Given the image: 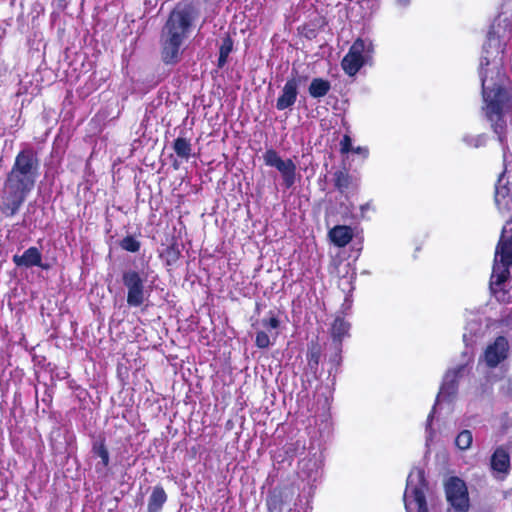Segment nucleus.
I'll list each match as a JSON object with an SVG mask.
<instances>
[{
    "label": "nucleus",
    "instance_id": "1",
    "mask_svg": "<svg viewBox=\"0 0 512 512\" xmlns=\"http://www.w3.org/2000/svg\"><path fill=\"white\" fill-rule=\"evenodd\" d=\"M503 52L499 29L493 24L483 44L479 65V76L482 87V111L498 140L504 147L506 121L504 115L512 111V89L501 69L499 54Z\"/></svg>",
    "mask_w": 512,
    "mask_h": 512
},
{
    "label": "nucleus",
    "instance_id": "2",
    "mask_svg": "<svg viewBox=\"0 0 512 512\" xmlns=\"http://www.w3.org/2000/svg\"><path fill=\"white\" fill-rule=\"evenodd\" d=\"M194 20V11L188 5L177 6L170 13L160 37L161 57L165 64L179 61L181 46L187 39Z\"/></svg>",
    "mask_w": 512,
    "mask_h": 512
},
{
    "label": "nucleus",
    "instance_id": "3",
    "mask_svg": "<svg viewBox=\"0 0 512 512\" xmlns=\"http://www.w3.org/2000/svg\"><path fill=\"white\" fill-rule=\"evenodd\" d=\"M506 226L502 229V235L495 251L494 264L490 279V289L496 299L507 301V292L503 285L509 275V267L512 266V236L506 237Z\"/></svg>",
    "mask_w": 512,
    "mask_h": 512
},
{
    "label": "nucleus",
    "instance_id": "4",
    "mask_svg": "<svg viewBox=\"0 0 512 512\" xmlns=\"http://www.w3.org/2000/svg\"><path fill=\"white\" fill-rule=\"evenodd\" d=\"M428 484L424 470L413 468L407 477L406 489L403 495L407 512H428L426 503V491Z\"/></svg>",
    "mask_w": 512,
    "mask_h": 512
},
{
    "label": "nucleus",
    "instance_id": "5",
    "mask_svg": "<svg viewBox=\"0 0 512 512\" xmlns=\"http://www.w3.org/2000/svg\"><path fill=\"white\" fill-rule=\"evenodd\" d=\"M148 277L149 274L146 270L127 269L123 271L122 283L127 290L126 302L129 307H140L149 298L151 289L146 286Z\"/></svg>",
    "mask_w": 512,
    "mask_h": 512
},
{
    "label": "nucleus",
    "instance_id": "6",
    "mask_svg": "<svg viewBox=\"0 0 512 512\" xmlns=\"http://www.w3.org/2000/svg\"><path fill=\"white\" fill-rule=\"evenodd\" d=\"M373 51L374 47L371 40L358 38L353 42L348 53L342 59V69L349 76L356 75L369 62Z\"/></svg>",
    "mask_w": 512,
    "mask_h": 512
},
{
    "label": "nucleus",
    "instance_id": "7",
    "mask_svg": "<svg viewBox=\"0 0 512 512\" xmlns=\"http://www.w3.org/2000/svg\"><path fill=\"white\" fill-rule=\"evenodd\" d=\"M465 370L464 365H459L453 369H449L444 375L440 391L436 398V403L429 413L426 423L427 441L432 438L433 432L431 430V422L434 417L436 405L439 401H451L458 391V378L461 373Z\"/></svg>",
    "mask_w": 512,
    "mask_h": 512
},
{
    "label": "nucleus",
    "instance_id": "8",
    "mask_svg": "<svg viewBox=\"0 0 512 512\" xmlns=\"http://www.w3.org/2000/svg\"><path fill=\"white\" fill-rule=\"evenodd\" d=\"M447 502L450 508L447 512H468L470 499L466 483L458 477H450L444 485Z\"/></svg>",
    "mask_w": 512,
    "mask_h": 512
},
{
    "label": "nucleus",
    "instance_id": "9",
    "mask_svg": "<svg viewBox=\"0 0 512 512\" xmlns=\"http://www.w3.org/2000/svg\"><path fill=\"white\" fill-rule=\"evenodd\" d=\"M29 193L4 181L0 192V216L12 217L18 213Z\"/></svg>",
    "mask_w": 512,
    "mask_h": 512
},
{
    "label": "nucleus",
    "instance_id": "10",
    "mask_svg": "<svg viewBox=\"0 0 512 512\" xmlns=\"http://www.w3.org/2000/svg\"><path fill=\"white\" fill-rule=\"evenodd\" d=\"M264 163L267 166L276 168L282 175L283 184L291 188L296 179V165L291 159L283 160L274 149H268L263 154Z\"/></svg>",
    "mask_w": 512,
    "mask_h": 512
},
{
    "label": "nucleus",
    "instance_id": "11",
    "mask_svg": "<svg viewBox=\"0 0 512 512\" xmlns=\"http://www.w3.org/2000/svg\"><path fill=\"white\" fill-rule=\"evenodd\" d=\"M39 167L40 162L36 152L32 148H25L16 155L11 170L37 179Z\"/></svg>",
    "mask_w": 512,
    "mask_h": 512
},
{
    "label": "nucleus",
    "instance_id": "12",
    "mask_svg": "<svg viewBox=\"0 0 512 512\" xmlns=\"http://www.w3.org/2000/svg\"><path fill=\"white\" fill-rule=\"evenodd\" d=\"M509 344L508 340L499 336L495 341L487 346L484 352V362L490 368L497 367L508 356Z\"/></svg>",
    "mask_w": 512,
    "mask_h": 512
},
{
    "label": "nucleus",
    "instance_id": "13",
    "mask_svg": "<svg viewBox=\"0 0 512 512\" xmlns=\"http://www.w3.org/2000/svg\"><path fill=\"white\" fill-rule=\"evenodd\" d=\"M299 83L300 81L295 77L286 81L276 102V108L278 110L282 111L291 108L295 104L298 95Z\"/></svg>",
    "mask_w": 512,
    "mask_h": 512
},
{
    "label": "nucleus",
    "instance_id": "14",
    "mask_svg": "<svg viewBox=\"0 0 512 512\" xmlns=\"http://www.w3.org/2000/svg\"><path fill=\"white\" fill-rule=\"evenodd\" d=\"M299 475L308 484L316 482L321 478V460L317 457L302 459L299 462Z\"/></svg>",
    "mask_w": 512,
    "mask_h": 512
},
{
    "label": "nucleus",
    "instance_id": "15",
    "mask_svg": "<svg viewBox=\"0 0 512 512\" xmlns=\"http://www.w3.org/2000/svg\"><path fill=\"white\" fill-rule=\"evenodd\" d=\"M13 262L18 267L30 268L38 266L43 269L49 268L48 265L42 263V255L37 247H29L22 255H14Z\"/></svg>",
    "mask_w": 512,
    "mask_h": 512
},
{
    "label": "nucleus",
    "instance_id": "16",
    "mask_svg": "<svg viewBox=\"0 0 512 512\" xmlns=\"http://www.w3.org/2000/svg\"><path fill=\"white\" fill-rule=\"evenodd\" d=\"M92 453L94 456L100 458V461L95 465V471L100 475H107L110 456L104 439L96 440L93 442Z\"/></svg>",
    "mask_w": 512,
    "mask_h": 512
},
{
    "label": "nucleus",
    "instance_id": "17",
    "mask_svg": "<svg viewBox=\"0 0 512 512\" xmlns=\"http://www.w3.org/2000/svg\"><path fill=\"white\" fill-rule=\"evenodd\" d=\"M5 181L30 194V192L35 187L37 179L27 176L25 174H20L18 172L10 170L9 173L7 174Z\"/></svg>",
    "mask_w": 512,
    "mask_h": 512
},
{
    "label": "nucleus",
    "instance_id": "18",
    "mask_svg": "<svg viewBox=\"0 0 512 512\" xmlns=\"http://www.w3.org/2000/svg\"><path fill=\"white\" fill-rule=\"evenodd\" d=\"M294 492L290 489H283L272 492L267 498V506L270 512H281L284 504L291 499Z\"/></svg>",
    "mask_w": 512,
    "mask_h": 512
},
{
    "label": "nucleus",
    "instance_id": "19",
    "mask_svg": "<svg viewBox=\"0 0 512 512\" xmlns=\"http://www.w3.org/2000/svg\"><path fill=\"white\" fill-rule=\"evenodd\" d=\"M491 466L495 471L507 473L510 469V456L504 446L496 448L491 457Z\"/></svg>",
    "mask_w": 512,
    "mask_h": 512
},
{
    "label": "nucleus",
    "instance_id": "20",
    "mask_svg": "<svg viewBox=\"0 0 512 512\" xmlns=\"http://www.w3.org/2000/svg\"><path fill=\"white\" fill-rule=\"evenodd\" d=\"M329 237L336 246L344 247L352 240L353 232L349 226L338 225L330 230Z\"/></svg>",
    "mask_w": 512,
    "mask_h": 512
},
{
    "label": "nucleus",
    "instance_id": "21",
    "mask_svg": "<svg viewBox=\"0 0 512 512\" xmlns=\"http://www.w3.org/2000/svg\"><path fill=\"white\" fill-rule=\"evenodd\" d=\"M350 324L342 317L337 316L332 324L331 334L335 347L340 350L342 339L348 335Z\"/></svg>",
    "mask_w": 512,
    "mask_h": 512
},
{
    "label": "nucleus",
    "instance_id": "22",
    "mask_svg": "<svg viewBox=\"0 0 512 512\" xmlns=\"http://www.w3.org/2000/svg\"><path fill=\"white\" fill-rule=\"evenodd\" d=\"M167 501V494L163 487L155 486L149 496L147 512H160Z\"/></svg>",
    "mask_w": 512,
    "mask_h": 512
},
{
    "label": "nucleus",
    "instance_id": "23",
    "mask_svg": "<svg viewBox=\"0 0 512 512\" xmlns=\"http://www.w3.org/2000/svg\"><path fill=\"white\" fill-rule=\"evenodd\" d=\"M331 89V83L323 78H313L309 87L308 93L312 98H322L328 94Z\"/></svg>",
    "mask_w": 512,
    "mask_h": 512
},
{
    "label": "nucleus",
    "instance_id": "24",
    "mask_svg": "<svg viewBox=\"0 0 512 512\" xmlns=\"http://www.w3.org/2000/svg\"><path fill=\"white\" fill-rule=\"evenodd\" d=\"M173 149L177 156L183 159H188L191 156L192 147L189 140L178 137L174 140Z\"/></svg>",
    "mask_w": 512,
    "mask_h": 512
},
{
    "label": "nucleus",
    "instance_id": "25",
    "mask_svg": "<svg viewBox=\"0 0 512 512\" xmlns=\"http://www.w3.org/2000/svg\"><path fill=\"white\" fill-rule=\"evenodd\" d=\"M233 48V42L230 37H226L219 49L218 67L222 68Z\"/></svg>",
    "mask_w": 512,
    "mask_h": 512
},
{
    "label": "nucleus",
    "instance_id": "26",
    "mask_svg": "<svg viewBox=\"0 0 512 512\" xmlns=\"http://www.w3.org/2000/svg\"><path fill=\"white\" fill-rule=\"evenodd\" d=\"M472 442L473 436L470 430L461 431L455 439V444L460 450L469 449L472 445Z\"/></svg>",
    "mask_w": 512,
    "mask_h": 512
},
{
    "label": "nucleus",
    "instance_id": "27",
    "mask_svg": "<svg viewBox=\"0 0 512 512\" xmlns=\"http://www.w3.org/2000/svg\"><path fill=\"white\" fill-rule=\"evenodd\" d=\"M503 177H504V172H502L500 175H499V178H498V181H497V184L495 186V196H494V200H495V204L497 205L498 208H500V200L501 198H506V196H508L509 194V188L504 184V185H501V182L503 180Z\"/></svg>",
    "mask_w": 512,
    "mask_h": 512
},
{
    "label": "nucleus",
    "instance_id": "28",
    "mask_svg": "<svg viewBox=\"0 0 512 512\" xmlns=\"http://www.w3.org/2000/svg\"><path fill=\"white\" fill-rule=\"evenodd\" d=\"M462 140L468 146L479 148L485 145L487 136L486 134H479L477 136L466 134L463 136Z\"/></svg>",
    "mask_w": 512,
    "mask_h": 512
},
{
    "label": "nucleus",
    "instance_id": "29",
    "mask_svg": "<svg viewBox=\"0 0 512 512\" xmlns=\"http://www.w3.org/2000/svg\"><path fill=\"white\" fill-rule=\"evenodd\" d=\"M335 186L340 191L347 189L350 185V176L345 171H337L334 174Z\"/></svg>",
    "mask_w": 512,
    "mask_h": 512
},
{
    "label": "nucleus",
    "instance_id": "30",
    "mask_svg": "<svg viewBox=\"0 0 512 512\" xmlns=\"http://www.w3.org/2000/svg\"><path fill=\"white\" fill-rule=\"evenodd\" d=\"M120 246L123 250L135 253L139 251L141 244L133 236H126L121 240Z\"/></svg>",
    "mask_w": 512,
    "mask_h": 512
},
{
    "label": "nucleus",
    "instance_id": "31",
    "mask_svg": "<svg viewBox=\"0 0 512 512\" xmlns=\"http://www.w3.org/2000/svg\"><path fill=\"white\" fill-rule=\"evenodd\" d=\"M261 324L262 326L267 329V330H277L280 326V321L279 319L275 316V314L270 311L268 313V316L263 318L261 320Z\"/></svg>",
    "mask_w": 512,
    "mask_h": 512
},
{
    "label": "nucleus",
    "instance_id": "32",
    "mask_svg": "<svg viewBox=\"0 0 512 512\" xmlns=\"http://www.w3.org/2000/svg\"><path fill=\"white\" fill-rule=\"evenodd\" d=\"M255 344L260 349L268 348L271 345L270 336L265 331H258Z\"/></svg>",
    "mask_w": 512,
    "mask_h": 512
},
{
    "label": "nucleus",
    "instance_id": "33",
    "mask_svg": "<svg viewBox=\"0 0 512 512\" xmlns=\"http://www.w3.org/2000/svg\"><path fill=\"white\" fill-rule=\"evenodd\" d=\"M352 139L349 135L345 134L340 141V151L342 154H346L352 151Z\"/></svg>",
    "mask_w": 512,
    "mask_h": 512
},
{
    "label": "nucleus",
    "instance_id": "34",
    "mask_svg": "<svg viewBox=\"0 0 512 512\" xmlns=\"http://www.w3.org/2000/svg\"><path fill=\"white\" fill-rule=\"evenodd\" d=\"M501 392L505 396L512 397V379H507L501 386Z\"/></svg>",
    "mask_w": 512,
    "mask_h": 512
},
{
    "label": "nucleus",
    "instance_id": "35",
    "mask_svg": "<svg viewBox=\"0 0 512 512\" xmlns=\"http://www.w3.org/2000/svg\"><path fill=\"white\" fill-rule=\"evenodd\" d=\"M352 152L361 155L363 158H367L369 155V150L367 147L358 146L352 149Z\"/></svg>",
    "mask_w": 512,
    "mask_h": 512
},
{
    "label": "nucleus",
    "instance_id": "36",
    "mask_svg": "<svg viewBox=\"0 0 512 512\" xmlns=\"http://www.w3.org/2000/svg\"><path fill=\"white\" fill-rule=\"evenodd\" d=\"M411 0H396V4L400 8H405L410 4Z\"/></svg>",
    "mask_w": 512,
    "mask_h": 512
},
{
    "label": "nucleus",
    "instance_id": "37",
    "mask_svg": "<svg viewBox=\"0 0 512 512\" xmlns=\"http://www.w3.org/2000/svg\"><path fill=\"white\" fill-rule=\"evenodd\" d=\"M291 512V511H290Z\"/></svg>",
    "mask_w": 512,
    "mask_h": 512
}]
</instances>
